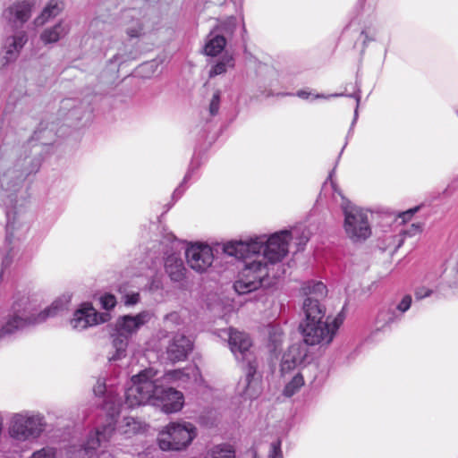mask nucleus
I'll use <instances>...</instances> for the list:
<instances>
[{"instance_id": "nucleus-1", "label": "nucleus", "mask_w": 458, "mask_h": 458, "mask_svg": "<svg viewBox=\"0 0 458 458\" xmlns=\"http://www.w3.org/2000/svg\"><path fill=\"white\" fill-rule=\"evenodd\" d=\"M42 157L27 149L0 151V206L5 209L6 235L1 247V273L21 259L20 239L28 230L27 214L20 193L25 181L40 170Z\"/></svg>"}, {"instance_id": "nucleus-2", "label": "nucleus", "mask_w": 458, "mask_h": 458, "mask_svg": "<svg viewBox=\"0 0 458 458\" xmlns=\"http://www.w3.org/2000/svg\"><path fill=\"white\" fill-rule=\"evenodd\" d=\"M295 230H281L270 235L259 234L244 241H231L224 244L225 254L241 259L240 270L233 288L238 294L258 290L273 267L289 252V243Z\"/></svg>"}, {"instance_id": "nucleus-3", "label": "nucleus", "mask_w": 458, "mask_h": 458, "mask_svg": "<svg viewBox=\"0 0 458 458\" xmlns=\"http://www.w3.org/2000/svg\"><path fill=\"white\" fill-rule=\"evenodd\" d=\"M302 294L306 297L302 304L303 318L299 324L302 344L307 346H328L334 340L343 323L337 316L332 319L325 318L326 309L320 303L327 295V287L322 282L310 281L303 284Z\"/></svg>"}, {"instance_id": "nucleus-4", "label": "nucleus", "mask_w": 458, "mask_h": 458, "mask_svg": "<svg viewBox=\"0 0 458 458\" xmlns=\"http://www.w3.org/2000/svg\"><path fill=\"white\" fill-rule=\"evenodd\" d=\"M150 403L158 406L165 413L180 411L184 405L183 394L165 386L154 368L141 370L131 377V385L125 391V404L133 408Z\"/></svg>"}, {"instance_id": "nucleus-5", "label": "nucleus", "mask_w": 458, "mask_h": 458, "mask_svg": "<svg viewBox=\"0 0 458 458\" xmlns=\"http://www.w3.org/2000/svg\"><path fill=\"white\" fill-rule=\"evenodd\" d=\"M64 309V302L61 300H55L48 307L38 312L27 299H23L13 304L11 313L0 329V338L13 335L29 327L42 324L48 318L57 316Z\"/></svg>"}, {"instance_id": "nucleus-6", "label": "nucleus", "mask_w": 458, "mask_h": 458, "mask_svg": "<svg viewBox=\"0 0 458 458\" xmlns=\"http://www.w3.org/2000/svg\"><path fill=\"white\" fill-rule=\"evenodd\" d=\"M228 344L235 359L247 362L246 377L242 383L239 384V387L242 385V390H239L240 394L245 398L254 399L259 394V386L254 379L257 364L252 360L251 339L246 333L230 328Z\"/></svg>"}, {"instance_id": "nucleus-7", "label": "nucleus", "mask_w": 458, "mask_h": 458, "mask_svg": "<svg viewBox=\"0 0 458 458\" xmlns=\"http://www.w3.org/2000/svg\"><path fill=\"white\" fill-rule=\"evenodd\" d=\"M47 427V422L43 413L23 410L10 416L7 431L13 440L25 443L38 440Z\"/></svg>"}, {"instance_id": "nucleus-8", "label": "nucleus", "mask_w": 458, "mask_h": 458, "mask_svg": "<svg viewBox=\"0 0 458 458\" xmlns=\"http://www.w3.org/2000/svg\"><path fill=\"white\" fill-rule=\"evenodd\" d=\"M152 316L150 311L143 310L136 315H124L117 318L111 334L112 348L114 351L108 356L110 361H116L126 356L129 338L148 323Z\"/></svg>"}, {"instance_id": "nucleus-9", "label": "nucleus", "mask_w": 458, "mask_h": 458, "mask_svg": "<svg viewBox=\"0 0 458 458\" xmlns=\"http://www.w3.org/2000/svg\"><path fill=\"white\" fill-rule=\"evenodd\" d=\"M341 206L344 216L343 226L347 238L353 242L367 240L371 235L368 212L347 199H344Z\"/></svg>"}, {"instance_id": "nucleus-10", "label": "nucleus", "mask_w": 458, "mask_h": 458, "mask_svg": "<svg viewBox=\"0 0 458 458\" xmlns=\"http://www.w3.org/2000/svg\"><path fill=\"white\" fill-rule=\"evenodd\" d=\"M197 436L196 427L190 422H172L159 433L158 444L162 450H182Z\"/></svg>"}, {"instance_id": "nucleus-11", "label": "nucleus", "mask_w": 458, "mask_h": 458, "mask_svg": "<svg viewBox=\"0 0 458 458\" xmlns=\"http://www.w3.org/2000/svg\"><path fill=\"white\" fill-rule=\"evenodd\" d=\"M114 428L111 423L98 428L94 432H90L87 438L79 444H71L66 449L68 458H97V450L101 446H106L109 442Z\"/></svg>"}, {"instance_id": "nucleus-12", "label": "nucleus", "mask_w": 458, "mask_h": 458, "mask_svg": "<svg viewBox=\"0 0 458 458\" xmlns=\"http://www.w3.org/2000/svg\"><path fill=\"white\" fill-rule=\"evenodd\" d=\"M27 42L28 34L23 29L4 28L0 47V66L4 67L14 62Z\"/></svg>"}, {"instance_id": "nucleus-13", "label": "nucleus", "mask_w": 458, "mask_h": 458, "mask_svg": "<svg viewBox=\"0 0 458 458\" xmlns=\"http://www.w3.org/2000/svg\"><path fill=\"white\" fill-rule=\"evenodd\" d=\"M312 357L307 344L301 342L295 343L289 346L284 353L281 363L280 371L283 377L294 370L304 371L310 365Z\"/></svg>"}, {"instance_id": "nucleus-14", "label": "nucleus", "mask_w": 458, "mask_h": 458, "mask_svg": "<svg viewBox=\"0 0 458 458\" xmlns=\"http://www.w3.org/2000/svg\"><path fill=\"white\" fill-rule=\"evenodd\" d=\"M122 25L129 38H140L155 30L148 14L140 10H126L122 14Z\"/></svg>"}, {"instance_id": "nucleus-15", "label": "nucleus", "mask_w": 458, "mask_h": 458, "mask_svg": "<svg viewBox=\"0 0 458 458\" xmlns=\"http://www.w3.org/2000/svg\"><path fill=\"white\" fill-rule=\"evenodd\" d=\"M111 316L108 312L98 313L89 303H83L77 309L70 321L71 327L82 331L89 327L109 321Z\"/></svg>"}, {"instance_id": "nucleus-16", "label": "nucleus", "mask_w": 458, "mask_h": 458, "mask_svg": "<svg viewBox=\"0 0 458 458\" xmlns=\"http://www.w3.org/2000/svg\"><path fill=\"white\" fill-rule=\"evenodd\" d=\"M185 256L188 265L199 273L205 272L213 263L214 254L212 248L205 243H191Z\"/></svg>"}, {"instance_id": "nucleus-17", "label": "nucleus", "mask_w": 458, "mask_h": 458, "mask_svg": "<svg viewBox=\"0 0 458 458\" xmlns=\"http://www.w3.org/2000/svg\"><path fill=\"white\" fill-rule=\"evenodd\" d=\"M33 5V0H17L4 9L2 17L6 21L5 28L22 29L31 16Z\"/></svg>"}, {"instance_id": "nucleus-18", "label": "nucleus", "mask_w": 458, "mask_h": 458, "mask_svg": "<svg viewBox=\"0 0 458 458\" xmlns=\"http://www.w3.org/2000/svg\"><path fill=\"white\" fill-rule=\"evenodd\" d=\"M159 378L162 383L177 384L178 386L183 387L190 383L201 385L203 382L200 371L196 366H189L183 369L169 370Z\"/></svg>"}, {"instance_id": "nucleus-19", "label": "nucleus", "mask_w": 458, "mask_h": 458, "mask_svg": "<svg viewBox=\"0 0 458 458\" xmlns=\"http://www.w3.org/2000/svg\"><path fill=\"white\" fill-rule=\"evenodd\" d=\"M192 350V343L182 335H176L169 342L166 348V357L172 362L181 361L187 358Z\"/></svg>"}, {"instance_id": "nucleus-20", "label": "nucleus", "mask_w": 458, "mask_h": 458, "mask_svg": "<svg viewBox=\"0 0 458 458\" xmlns=\"http://www.w3.org/2000/svg\"><path fill=\"white\" fill-rule=\"evenodd\" d=\"M70 30V22L61 19L54 25L46 27L40 33L39 39L45 46L53 45L64 38Z\"/></svg>"}, {"instance_id": "nucleus-21", "label": "nucleus", "mask_w": 458, "mask_h": 458, "mask_svg": "<svg viewBox=\"0 0 458 458\" xmlns=\"http://www.w3.org/2000/svg\"><path fill=\"white\" fill-rule=\"evenodd\" d=\"M116 422L117 421L115 420L114 414H111L108 418V422L106 425L111 423L114 430L116 429L120 434L124 435L126 437H130L131 436L140 432L144 428L143 423L133 417H124L115 428L114 425ZM114 433H112V435Z\"/></svg>"}, {"instance_id": "nucleus-22", "label": "nucleus", "mask_w": 458, "mask_h": 458, "mask_svg": "<svg viewBox=\"0 0 458 458\" xmlns=\"http://www.w3.org/2000/svg\"><path fill=\"white\" fill-rule=\"evenodd\" d=\"M165 269L168 276L174 282H181L184 276L186 268L183 261L178 254H172L165 260Z\"/></svg>"}, {"instance_id": "nucleus-23", "label": "nucleus", "mask_w": 458, "mask_h": 458, "mask_svg": "<svg viewBox=\"0 0 458 458\" xmlns=\"http://www.w3.org/2000/svg\"><path fill=\"white\" fill-rule=\"evenodd\" d=\"M64 8L63 0H49L41 13L35 19L36 26H42L50 19L58 16Z\"/></svg>"}, {"instance_id": "nucleus-24", "label": "nucleus", "mask_w": 458, "mask_h": 458, "mask_svg": "<svg viewBox=\"0 0 458 458\" xmlns=\"http://www.w3.org/2000/svg\"><path fill=\"white\" fill-rule=\"evenodd\" d=\"M225 45V35L217 33L216 30H211L207 36L204 52L207 55L216 56L224 50Z\"/></svg>"}, {"instance_id": "nucleus-25", "label": "nucleus", "mask_w": 458, "mask_h": 458, "mask_svg": "<svg viewBox=\"0 0 458 458\" xmlns=\"http://www.w3.org/2000/svg\"><path fill=\"white\" fill-rule=\"evenodd\" d=\"M268 344L267 347L271 352H276L283 345L284 335L280 326L270 325L267 328Z\"/></svg>"}, {"instance_id": "nucleus-26", "label": "nucleus", "mask_w": 458, "mask_h": 458, "mask_svg": "<svg viewBox=\"0 0 458 458\" xmlns=\"http://www.w3.org/2000/svg\"><path fill=\"white\" fill-rule=\"evenodd\" d=\"M234 67V59L233 55L225 54L219 58L210 68L209 77H215L225 73L228 69Z\"/></svg>"}, {"instance_id": "nucleus-27", "label": "nucleus", "mask_w": 458, "mask_h": 458, "mask_svg": "<svg viewBox=\"0 0 458 458\" xmlns=\"http://www.w3.org/2000/svg\"><path fill=\"white\" fill-rule=\"evenodd\" d=\"M304 386L303 371L297 370L290 381L284 386V394L291 397L295 394Z\"/></svg>"}, {"instance_id": "nucleus-28", "label": "nucleus", "mask_w": 458, "mask_h": 458, "mask_svg": "<svg viewBox=\"0 0 458 458\" xmlns=\"http://www.w3.org/2000/svg\"><path fill=\"white\" fill-rule=\"evenodd\" d=\"M402 318L394 308L383 309L379 311L377 317V323L379 327L398 322Z\"/></svg>"}, {"instance_id": "nucleus-29", "label": "nucleus", "mask_w": 458, "mask_h": 458, "mask_svg": "<svg viewBox=\"0 0 458 458\" xmlns=\"http://www.w3.org/2000/svg\"><path fill=\"white\" fill-rule=\"evenodd\" d=\"M205 458H235V451L230 445H218L214 446Z\"/></svg>"}, {"instance_id": "nucleus-30", "label": "nucleus", "mask_w": 458, "mask_h": 458, "mask_svg": "<svg viewBox=\"0 0 458 458\" xmlns=\"http://www.w3.org/2000/svg\"><path fill=\"white\" fill-rule=\"evenodd\" d=\"M237 25L236 18L229 16L224 20H219L218 23L214 27L212 30H216L217 33L225 35V38L228 36L233 35Z\"/></svg>"}, {"instance_id": "nucleus-31", "label": "nucleus", "mask_w": 458, "mask_h": 458, "mask_svg": "<svg viewBox=\"0 0 458 458\" xmlns=\"http://www.w3.org/2000/svg\"><path fill=\"white\" fill-rule=\"evenodd\" d=\"M30 458H62V453L53 446H44L33 452Z\"/></svg>"}, {"instance_id": "nucleus-32", "label": "nucleus", "mask_w": 458, "mask_h": 458, "mask_svg": "<svg viewBox=\"0 0 458 458\" xmlns=\"http://www.w3.org/2000/svg\"><path fill=\"white\" fill-rule=\"evenodd\" d=\"M379 30L375 26L365 27L360 32L363 48H366L370 42L377 40Z\"/></svg>"}, {"instance_id": "nucleus-33", "label": "nucleus", "mask_w": 458, "mask_h": 458, "mask_svg": "<svg viewBox=\"0 0 458 458\" xmlns=\"http://www.w3.org/2000/svg\"><path fill=\"white\" fill-rule=\"evenodd\" d=\"M54 124H51L50 127L39 129L38 131H35L34 139L36 140H38L42 145H48L50 144L49 140L52 139L54 135Z\"/></svg>"}, {"instance_id": "nucleus-34", "label": "nucleus", "mask_w": 458, "mask_h": 458, "mask_svg": "<svg viewBox=\"0 0 458 458\" xmlns=\"http://www.w3.org/2000/svg\"><path fill=\"white\" fill-rule=\"evenodd\" d=\"M92 111H93V109L91 107H87V109L83 112V114L81 116H79V114H81V106L74 107V108L69 110V112L67 114V120L68 121L72 120V119L82 120L83 118H85L86 121H89L91 119Z\"/></svg>"}, {"instance_id": "nucleus-35", "label": "nucleus", "mask_w": 458, "mask_h": 458, "mask_svg": "<svg viewBox=\"0 0 458 458\" xmlns=\"http://www.w3.org/2000/svg\"><path fill=\"white\" fill-rule=\"evenodd\" d=\"M411 296L409 294L404 295L399 303L394 308L397 313L402 316L411 308Z\"/></svg>"}, {"instance_id": "nucleus-36", "label": "nucleus", "mask_w": 458, "mask_h": 458, "mask_svg": "<svg viewBox=\"0 0 458 458\" xmlns=\"http://www.w3.org/2000/svg\"><path fill=\"white\" fill-rule=\"evenodd\" d=\"M221 100V91L216 89L212 96L209 103L208 111L211 115H216L218 113Z\"/></svg>"}, {"instance_id": "nucleus-37", "label": "nucleus", "mask_w": 458, "mask_h": 458, "mask_svg": "<svg viewBox=\"0 0 458 458\" xmlns=\"http://www.w3.org/2000/svg\"><path fill=\"white\" fill-rule=\"evenodd\" d=\"M99 301L101 304V307L105 309L106 310H110L116 305V298L114 295L110 293H105L100 296Z\"/></svg>"}, {"instance_id": "nucleus-38", "label": "nucleus", "mask_w": 458, "mask_h": 458, "mask_svg": "<svg viewBox=\"0 0 458 458\" xmlns=\"http://www.w3.org/2000/svg\"><path fill=\"white\" fill-rule=\"evenodd\" d=\"M267 458H283L280 440L274 441L270 444Z\"/></svg>"}, {"instance_id": "nucleus-39", "label": "nucleus", "mask_w": 458, "mask_h": 458, "mask_svg": "<svg viewBox=\"0 0 458 458\" xmlns=\"http://www.w3.org/2000/svg\"><path fill=\"white\" fill-rule=\"evenodd\" d=\"M139 301H140V293H127L123 296V302L126 306L135 305Z\"/></svg>"}, {"instance_id": "nucleus-40", "label": "nucleus", "mask_w": 458, "mask_h": 458, "mask_svg": "<svg viewBox=\"0 0 458 458\" xmlns=\"http://www.w3.org/2000/svg\"><path fill=\"white\" fill-rule=\"evenodd\" d=\"M422 230V225L420 223H413L410 225L409 228L403 230V233L404 235H408L410 237L414 236L418 233H420Z\"/></svg>"}, {"instance_id": "nucleus-41", "label": "nucleus", "mask_w": 458, "mask_h": 458, "mask_svg": "<svg viewBox=\"0 0 458 458\" xmlns=\"http://www.w3.org/2000/svg\"><path fill=\"white\" fill-rule=\"evenodd\" d=\"M180 315L174 311V312H171L169 314H167L165 318H164V322L165 324V326L167 327V324L171 323L172 325H178L180 323Z\"/></svg>"}, {"instance_id": "nucleus-42", "label": "nucleus", "mask_w": 458, "mask_h": 458, "mask_svg": "<svg viewBox=\"0 0 458 458\" xmlns=\"http://www.w3.org/2000/svg\"><path fill=\"white\" fill-rule=\"evenodd\" d=\"M105 28L106 24L103 21L100 20H94L90 22L89 30L91 34L95 35L98 30H103Z\"/></svg>"}, {"instance_id": "nucleus-43", "label": "nucleus", "mask_w": 458, "mask_h": 458, "mask_svg": "<svg viewBox=\"0 0 458 458\" xmlns=\"http://www.w3.org/2000/svg\"><path fill=\"white\" fill-rule=\"evenodd\" d=\"M432 294V290L426 288V287H420L417 288L415 291V298L417 300H422L424 298H427Z\"/></svg>"}, {"instance_id": "nucleus-44", "label": "nucleus", "mask_w": 458, "mask_h": 458, "mask_svg": "<svg viewBox=\"0 0 458 458\" xmlns=\"http://www.w3.org/2000/svg\"><path fill=\"white\" fill-rule=\"evenodd\" d=\"M129 59H131L130 56H125L123 55V54H116L115 55H114V57L110 60V62H115V63H118L119 64L128 61Z\"/></svg>"}, {"instance_id": "nucleus-45", "label": "nucleus", "mask_w": 458, "mask_h": 458, "mask_svg": "<svg viewBox=\"0 0 458 458\" xmlns=\"http://www.w3.org/2000/svg\"><path fill=\"white\" fill-rule=\"evenodd\" d=\"M349 97L351 98H354L356 99V108H355V112H354V120H356L357 118V115H358V107H359V104H360V91L357 92V93H354V94H352V95H349ZM355 121H353L354 123Z\"/></svg>"}, {"instance_id": "nucleus-46", "label": "nucleus", "mask_w": 458, "mask_h": 458, "mask_svg": "<svg viewBox=\"0 0 458 458\" xmlns=\"http://www.w3.org/2000/svg\"><path fill=\"white\" fill-rule=\"evenodd\" d=\"M106 391V386L104 383H101L100 381L98 382V385L94 388V392L98 395H101Z\"/></svg>"}, {"instance_id": "nucleus-47", "label": "nucleus", "mask_w": 458, "mask_h": 458, "mask_svg": "<svg viewBox=\"0 0 458 458\" xmlns=\"http://www.w3.org/2000/svg\"><path fill=\"white\" fill-rule=\"evenodd\" d=\"M68 131V128L67 127H60L57 131L55 133V135H57L58 137H63L66 134Z\"/></svg>"}, {"instance_id": "nucleus-48", "label": "nucleus", "mask_w": 458, "mask_h": 458, "mask_svg": "<svg viewBox=\"0 0 458 458\" xmlns=\"http://www.w3.org/2000/svg\"><path fill=\"white\" fill-rule=\"evenodd\" d=\"M415 211H416V209H410V210L404 212L402 215L403 219L405 220L406 217H411L414 214Z\"/></svg>"}, {"instance_id": "nucleus-49", "label": "nucleus", "mask_w": 458, "mask_h": 458, "mask_svg": "<svg viewBox=\"0 0 458 458\" xmlns=\"http://www.w3.org/2000/svg\"><path fill=\"white\" fill-rule=\"evenodd\" d=\"M297 96L301 98H308L310 96V93L304 90H299L297 92Z\"/></svg>"}, {"instance_id": "nucleus-50", "label": "nucleus", "mask_w": 458, "mask_h": 458, "mask_svg": "<svg viewBox=\"0 0 458 458\" xmlns=\"http://www.w3.org/2000/svg\"><path fill=\"white\" fill-rule=\"evenodd\" d=\"M251 458H259L254 450L251 451Z\"/></svg>"}, {"instance_id": "nucleus-51", "label": "nucleus", "mask_w": 458, "mask_h": 458, "mask_svg": "<svg viewBox=\"0 0 458 458\" xmlns=\"http://www.w3.org/2000/svg\"><path fill=\"white\" fill-rule=\"evenodd\" d=\"M63 106L64 107H68L70 106V100L64 101Z\"/></svg>"}, {"instance_id": "nucleus-52", "label": "nucleus", "mask_w": 458, "mask_h": 458, "mask_svg": "<svg viewBox=\"0 0 458 458\" xmlns=\"http://www.w3.org/2000/svg\"><path fill=\"white\" fill-rule=\"evenodd\" d=\"M189 177H190V173H188V174L185 175V177H184L183 181H184V182H185V181H187V180L189 179Z\"/></svg>"}, {"instance_id": "nucleus-53", "label": "nucleus", "mask_w": 458, "mask_h": 458, "mask_svg": "<svg viewBox=\"0 0 458 458\" xmlns=\"http://www.w3.org/2000/svg\"><path fill=\"white\" fill-rule=\"evenodd\" d=\"M402 243H403V240H400V241H399V243H398V245H397V248H399V247L401 246V244H402Z\"/></svg>"}, {"instance_id": "nucleus-54", "label": "nucleus", "mask_w": 458, "mask_h": 458, "mask_svg": "<svg viewBox=\"0 0 458 458\" xmlns=\"http://www.w3.org/2000/svg\"><path fill=\"white\" fill-rule=\"evenodd\" d=\"M338 96H342V94H335V95H331V97H338Z\"/></svg>"}, {"instance_id": "nucleus-55", "label": "nucleus", "mask_w": 458, "mask_h": 458, "mask_svg": "<svg viewBox=\"0 0 458 458\" xmlns=\"http://www.w3.org/2000/svg\"><path fill=\"white\" fill-rule=\"evenodd\" d=\"M307 241H308V237H306V236H305V237L303 238V242L305 243Z\"/></svg>"}, {"instance_id": "nucleus-56", "label": "nucleus", "mask_w": 458, "mask_h": 458, "mask_svg": "<svg viewBox=\"0 0 458 458\" xmlns=\"http://www.w3.org/2000/svg\"><path fill=\"white\" fill-rule=\"evenodd\" d=\"M324 98L322 95H317L316 98Z\"/></svg>"}, {"instance_id": "nucleus-57", "label": "nucleus", "mask_w": 458, "mask_h": 458, "mask_svg": "<svg viewBox=\"0 0 458 458\" xmlns=\"http://www.w3.org/2000/svg\"><path fill=\"white\" fill-rule=\"evenodd\" d=\"M180 191V188L175 189L174 193H177Z\"/></svg>"}]
</instances>
